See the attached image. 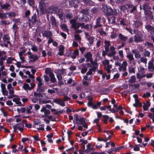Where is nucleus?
<instances>
[{
    "label": "nucleus",
    "mask_w": 154,
    "mask_h": 154,
    "mask_svg": "<svg viewBox=\"0 0 154 154\" xmlns=\"http://www.w3.org/2000/svg\"><path fill=\"white\" fill-rule=\"evenodd\" d=\"M144 13L146 15H147L150 18H153V16L152 15V12L148 10H145Z\"/></svg>",
    "instance_id": "nucleus-26"
},
{
    "label": "nucleus",
    "mask_w": 154,
    "mask_h": 154,
    "mask_svg": "<svg viewBox=\"0 0 154 154\" xmlns=\"http://www.w3.org/2000/svg\"><path fill=\"white\" fill-rule=\"evenodd\" d=\"M1 23L2 24L8 25L11 23V22L9 20H2L1 21Z\"/></svg>",
    "instance_id": "nucleus-49"
},
{
    "label": "nucleus",
    "mask_w": 154,
    "mask_h": 154,
    "mask_svg": "<svg viewBox=\"0 0 154 154\" xmlns=\"http://www.w3.org/2000/svg\"><path fill=\"white\" fill-rule=\"evenodd\" d=\"M3 41L4 42H6L11 45V43L10 41V38L8 35L5 34L3 37Z\"/></svg>",
    "instance_id": "nucleus-14"
},
{
    "label": "nucleus",
    "mask_w": 154,
    "mask_h": 154,
    "mask_svg": "<svg viewBox=\"0 0 154 154\" xmlns=\"http://www.w3.org/2000/svg\"><path fill=\"white\" fill-rule=\"evenodd\" d=\"M6 69H5V66L4 65V62H0V71H4Z\"/></svg>",
    "instance_id": "nucleus-37"
},
{
    "label": "nucleus",
    "mask_w": 154,
    "mask_h": 154,
    "mask_svg": "<svg viewBox=\"0 0 154 154\" xmlns=\"http://www.w3.org/2000/svg\"><path fill=\"white\" fill-rule=\"evenodd\" d=\"M85 57L86 58L87 60L91 61L92 60V54L90 52H87L85 55Z\"/></svg>",
    "instance_id": "nucleus-23"
},
{
    "label": "nucleus",
    "mask_w": 154,
    "mask_h": 154,
    "mask_svg": "<svg viewBox=\"0 0 154 154\" xmlns=\"http://www.w3.org/2000/svg\"><path fill=\"white\" fill-rule=\"evenodd\" d=\"M1 75L3 77H6L7 75V70H5L1 72Z\"/></svg>",
    "instance_id": "nucleus-43"
},
{
    "label": "nucleus",
    "mask_w": 154,
    "mask_h": 154,
    "mask_svg": "<svg viewBox=\"0 0 154 154\" xmlns=\"http://www.w3.org/2000/svg\"><path fill=\"white\" fill-rule=\"evenodd\" d=\"M45 72L46 74H49V75L53 73L52 69L50 68H46L45 69Z\"/></svg>",
    "instance_id": "nucleus-33"
},
{
    "label": "nucleus",
    "mask_w": 154,
    "mask_h": 154,
    "mask_svg": "<svg viewBox=\"0 0 154 154\" xmlns=\"http://www.w3.org/2000/svg\"><path fill=\"white\" fill-rule=\"evenodd\" d=\"M49 76L51 78V81L53 82H55L56 79L54 77V74L53 73L51 74Z\"/></svg>",
    "instance_id": "nucleus-46"
},
{
    "label": "nucleus",
    "mask_w": 154,
    "mask_h": 154,
    "mask_svg": "<svg viewBox=\"0 0 154 154\" xmlns=\"http://www.w3.org/2000/svg\"><path fill=\"white\" fill-rule=\"evenodd\" d=\"M111 12L110 15H116L117 14L118 12L117 10L114 9V10H112L111 8Z\"/></svg>",
    "instance_id": "nucleus-55"
},
{
    "label": "nucleus",
    "mask_w": 154,
    "mask_h": 154,
    "mask_svg": "<svg viewBox=\"0 0 154 154\" xmlns=\"http://www.w3.org/2000/svg\"><path fill=\"white\" fill-rule=\"evenodd\" d=\"M6 60V66H7V65L8 64L13 63L12 61H13L15 60L16 61L14 58L11 57H8Z\"/></svg>",
    "instance_id": "nucleus-22"
},
{
    "label": "nucleus",
    "mask_w": 154,
    "mask_h": 154,
    "mask_svg": "<svg viewBox=\"0 0 154 154\" xmlns=\"http://www.w3.org/2000/svg\"><path fill=\"white\" fill-rule=\"evenodd\" d=\"M50 18L52 26H56V22L55 18L52 16H51Z\"/></svg>",
    "instance_id": "nucleus-34"
},
{
    "label": "nucleus",
    "mask_w": 154,
    "mask_h": 154,
    "mask_svg": "<svg viewBox=\"0 0 154 154\" xmlns=\"http://www.w3.org/2000/svg\"><path fill=\"white\" fill-rule=\"evenodd\" d=\"M145 28L151 34L154 33V28L151 26L149 25H146Z\"/></svg>",
    "instance_id": "nucleus-21"
},
{
    "label": "nucleus",
    "mask_w": 154,
    "mask_h": 154,
    "mask_svg": "<svg viewBox=\"0 0 154 154\" xmlns=\"http://www.w3.org/2000/svg\"><path fill=\"white\" fill-rule=\"evenodd\" d=\"M81 12L82 13H83L82 17L81 19H80L79 20L84 21L88 20L91 18V16L88 14V11L82 10Z\"/></svg>",
    "instance_id": "nucleus-6"
},
{
    "label": "nucleus",
    "mask_w": 154,
    "mask_h": 154,
    "mask_svg": "<svg viewBox=\"0 0 154 154\" xmlns=\"http://www.w3.org/2000/svg\"><path fill=\"white\" fill-rule=\"evenodd\" d=\"M109 61L108 60H106L103 61V63L104 65V66L109 64Z\"/></svg>",
    "instance_id": "nucleus-63"
},
{
    "label": "nucleus",
    "mask_w": 154,
    "mask_h": 154,
    "mask_svg": "<svg viewBox=\"0 0 154 154\" xmlns=\"http://www.w3.org/2000/svg\"><path fill=\"white\" fill-rule=\"evenodd\" d=\"M153 64L151 62H150L148 63V69L149 70L152 71V69L153 67Z\"/></svg>",
    "instance_id": "nucleus-41"
},
{
    "label": "nucleus",
    "mask_w": 154,
    "mask_h": 154,
    "mask_svg": "<svg viewBox=\"0 0 154 154\" xmlns=\"http://www.w3.org/2000/svg\"><path fill=\"white\" fill-rule=\"evenodd\" d=\"M87 39L89 41L90 45L93 44V42L94 39V38L92 37H89L87 38Z\"/></svg>",
    "instance_id": "nucleus-45"
},
{
    "label": "nucleus",
    "mask_w": 154,
    "mask_h": 154,
    "mask_svg": "<svg viewBox=\"0 0 154 154\" xmlns=\"http://www.w3.org/2000/svg\"><path fill=\"white\" fill-rule=\"evenodd\" d=\"M29 58L31 61L33 62L37 60L39 57L36 55H31L29 56Z\"/></svg>",
    "instance_id": "nucleus-18"
},
{
    "label": "nucleus",
    "mask_w": 154,
    "mask_h": 154,
    "mask_svg": "<svg viewBox=\"0 0 154 154\" xmlns=\"http://www.w3.org/2000/svg\"><path fill=\"white\" fill-rule=\"evenodd\" d=\"M7 88L9 91V93L11 95H13L14 93V88L12 87L11 84H8L7 85Z\"/></svg>",
    "instance_id": "nucleus-19"
},
{
    "label": "nucleus",
    "mask_w": 154,
    "mask_h": 154,
    "mask_svg": "<svg viewBox=\"0 0 154 154\" xmlns=\"http://www.w3.org/2000/svg\"><path fill=\"white\" fill-rule=\"evenodd\" d=\"M12 101L15 102L17 106H22V105L20 101V99L18 97H15L13 99Z\"/></svg>",
    "instance_id": "nucleus-15"
},
{
    "label": "nucleus",
    "mask_w": 154,
    "mask_h": 154,
    "mask_svg": "<svg viewBox=\"0 0 154 154\" xmlns=\"http://www.w3.org/2000/svg\"><path fill=\"white\" fill-rule=\"evenodd\" d=\"M144 68L141 66H139V72L141 73H143L144 72Z\"/></svg>",
    "instance_id": "nucleus-56"
},
{
    "label": "nucleus",
    "mask_w": 154,
    "mask_h": 154,
    "mask_svg": "<svg viewBox=\"0 0 154 154\" xmlns=\"http://www.w3.org/2000/svg\"><path fill=\"white\" fill-rule=\"evenodd\" d=\"M128 70L130 73H135L134 69V68L132 67H130L128 68Z\"/></svg>",
    "instance_id": "nucleus-62"
},
{
    "label": "nucleus",
    "mask_w": 154,
    "mask_h": 154,
    "mask_svg": "<svg viewBox=\"0 0 154 154\" xmlns=\"http://www.w3.org/2000/svg\"><path fill=\"white\" fill-rule=\"evenodd\" d=\"M13 128L14 131L15 132L17 130H18L21 132L23 130L24 126L22 123H19L14 126Z\"/></svg>",
    "instance_id": "nucleus-9"
},
{
    "label": "nucleus",
    "mask_w": 154,
    "mask_h": 154,
    "mask_svg": "<svg viewBox=\"0 0 154 154\" xmlns=\"http://www.w3.org/2000/svg\"><path fill=\"white\" fill-rule=\"evenodd\" d=\"M102 10L107 15H109L111 12V8L107 5L103 4L102 5Z\"/></svg>",
    "instance_id": "nucleus-5"
},
{
    "label": "nucleus",
    "mask_w": 154,
    "mask_h": 154,
    "mask_svg": "<svg viewBox=\"0 0 154 154\" xmlns=\"http://www.w3.org/2000/svg\"><path fill=\"white\" fill-rule=\"evenodd\" d=\"M117 34L114 32H112L111 33V35H110V37L112 39H115L117 37Z\"/></svg>",
    "instance_id": "nucleus-52"
},
{
    "label": "nucleus",
    "mask_w": 154,
    "mask_h": 154,
    "mask_svg": "<svg viewBox=\"0 0 154 154\" xmlns=\"http://www.w3.org/2000/svg\"><path fill=\"white\" fill-rule=\"evenodd\" d=\"M80 67L81 69V72L83 74L85 73L87 70V66L86 64H82Z\"/></svg>",
    "instance_id": "nucleus-17"
},
{
    "label": "nucleus",
    "mask_w": 154,
    "mask_h": 154,
    "mask_svg": "<svg viewBox=\"0 0 154 154\" xmlns=\"http://www.w3.org/2000/svg\"><path fill=\"white\" fill-rule=\"evenodd\" d=\"M119 39L122 42H126L128 39L127 37L125 36L121 33H119Z\"/></svg>",
    "instance_id": "nucleus-24"
},
{
    "label": "nucleus",
    "mask_w": 154,
    "mask_h": 154,
    "mask_svg": "<svg viewBox=\"0 0 154 154\" xmlns=\"http://www.w3.org/2000/svg\"><path fill=\"white\" fill-rule=\"evenodd\" d=\"M143 54L144 56L149 57L150 54V53L147 51H145L143 52Z\"/></svg>",
    "instance_id": "nucleus-64"
},
{
    "label": "nucleus",
    "mask_w": 154,
    "mask_h": 154,
    "mask_svg": "<svg viewBox=\"0 0 154 154\" xmlns=\"http://www.w3.org/2000/svg\"><path fill=\"white\" fill-rule=\"evenodd\" d=\"M59 17L62 20H63V19H64L65 17V14L64 13H62L60 14H59L58 15Z\"/></svg>",
    "instance_id": "nucleus-44"
},
{
    "label": "nucleus",
    "mask_w": 154,
    "mask_h": 154,
    "mask_svg": "<svg viewBox=\"0 0 154 154\" xmlns=\"http://www.w3.org/2000/svg\"><path fill=\"white\" fill-rule=\"evenodd\" d=\"M115 48L113 46H112L110 48V50L111 51H112V53L111 54L110 56H112L115 55L116 54V52L114 51Z\"/></svg>",
    "instance_id": "nucleus-47"
},
{
    "label": "nucleus",
    "mask_w": 154,
    "mask_h": 154,
    "mask_svg": "<svg viewBox=\"0 0 154 154\" xmlns=\"http://www.w3.org/2000/svg\"><path fill=\"white\" fill-rule=\"evenodd\" d=\"M147 59L144 57H140L139 60L138 61V63L140 64V63L143 62L145 64L147 63Z\"/></svg>",
    "instance_id": "nucleus-28"
},
{
    "label": "nucleus",
    "mask_w": 154,
    "mask_h": 154,
    "mask_svg": "<svg viewBox=\"0 0 154 154\" xmlns=\"http://www.w3.org/2000/svg\"><path fill=\"white\" fill-rule=\"evenodd\" d=\"M7 17H14L16 14V13L14 12H10L7 13Z\"/></svg>",
    "instance_id": "nucleus-36"
},
{
    "label": "nucleus",
    "mask_w": 154,
    "mask_h": 154,
    "mask_svg": "<svg viewBox=\"0 0 154 154\" xmlns=\"http://www.w3.org/2000/svg\"><path fill=\"white\" fill-rule=\"evenodd\" d=\"M84 79L85 80H90L92 79V77L91 75H86L84 76Z\"/></svg>",
    "instance_id": "nucleus-39"
},
{
    "label": "nucleus",
    "mask_w": 154,
    "mask_h": 154,
    "mask_svg": "<svg viewBox=\"0 0 154 154\" xmlns=\"http://www.w3.org/2000/svg\"><path fill=\"white\" fill-rule=\"evenodd\" d=\"M39 99L37 97H34L31 99V101L33 103H37L38 102Z\"/></svg>",
    "instance_id": "nucleus-58"
},
{
    "label": "nucleus",
    "mask_w": 154,
    "mask_h": 154,
    "mask_svg": "<svg viewBox=\"0 0 154 154\" xmlns=\"http://www.w3.org/2000/svg\"><path fill=\"white\" fill-rule=\"evenodd\" d=\"M76 20L75 19L71 20H70V23L72 24V27L75 29H77L80 27L81 28H91V26L90 25H86L85 26L83 23H78L75 22Z\"/></svg>",
    "instance_id": "nucleus-2"
},
{
    "label": "nucleus",
    "mask_w": 154,
    "mask_h": 154,
    "mask_svg": "<svg viewBox=\"0 0 154 154\" xmlns=\"http://www.w3.org/2000/svg\"><path fill=\"white\" fill-rule=\"evenodd\" d=\"M132 23L133 26L135 27H139L142 24L140 20L138 19H134Z\"/></svg>",
    "instance_id": "nucleus-13"
},
{
    "label": "nucleus",
    "mask_w": 154,
    "mask_h": 154,
    "mask_svg": "<svg viewBox=\"0 0 154 154\" xmlns=\"http://www.w3.org/2000/svg\"><path fill=\"white\" fill-rule=\"evenodd\" d=\"M136 78L134 76H132L130 79L128 80V82L130 83H133L135 82Z\"/></svg>",
    "instance_id": "nucleus-40"
},
{
    "label": "nucleus",
    "mask_w": 154,
    "mask_h": 154,
    "mask_svg": "<svg viewBox=\"0 0 154 154\" xmlns=\"http://www.w3.org/2000/svg\"><path fill=\"white\" fill-rule=\"evenodd\" d=\"M42 35L44 36L49 37L51 36L52 33L51 31L49 30H46L42 32Z\"/></svg>",
    "instance_id": "nucleus-20"
},
{
    "label": "nucleus",
    "mask_w": 154,
    "mask_h": 154,
    "mask_svg": "<svg viewBox=\"0 0 154 154\" xmlns=\"http://www.w3.org/2000/svg\"><path fill=\"white\" fill-rule=\"evenodd\" d=\"M129 8L130 9H131L130 10V11L131 13H133L136 9V7L132 5L130 6H129Z\"/></svg>",
    "instance_id": "nucleus-50"
},
{
    "label": "nucleus",
    "mask_w": 154,
    "mask_h": 154,
    "mask_svg": "<svg viewBox=\"0 0 154 154\" xmlns=\"http://www.w3.org/2000/svg\"><path fill=\"white\" fill-rule=\"evenodd\" d=\"M30 86L29 84H24L23 86V88L26 90H30L32 89L35 86V85L33 83H30Z\"/></svg>",
    "instance_id": "nucleus-11"
},
{
    "label": "nucleus",
    "mask_w": 154,
    "mask_h": 154,
    "mask_svg": "<svg viewBox=\"0 0 154 154\" xmlns=\"http://www.w3.org/2000/svg\"><path fill=\"white\" fill-rule=\"evenodd\" d=\"M112 67V65L109 64L104 66V69L107 72V73H109L111 72V69Z\"/></svg>",
    "instance_id": "nucleus-30"
},
{
    "label": "nucleus",
    "mask_w": 154,
    "mask_h": 154,
    "mask_svg": "<svg viewBox=\"0 0 154 154\" xmlns=\"http://www.w3.org/2000/svg\"><path fill=\"white\" fill-rule=\"evenodd\" d=\"M129 60L130 63H132L133 64L135 65L136 63V61L133 57V55L131 53H128L126 56Z\"/></svg>",
    "instance_id": "nucleus-10"
},
{
    "label": "nucleus",
    "mask_w": 154,
    "mask_h": 154,
    "mask_svg": "<svg viewBox=\"0 0 154 154\" xmlns=\"http://www.w3.org/2000/svg\"><path fill=\"white\" fill-rule=\"evenodd\" d=\"M129 6L128 5H126L122 6L120 8V9L121 10L123 11H125L128 8H129Z\"/></svg>",
    "instance_id": "nucleus-48"
},
{
    "label": "nucleus",
    "mask_w": 154,
    "mask_h": 154,
    "mask_svg": "<svg viewBox=\"0 0 154 154\" xmlns=\"http://www.w3.org/2000/svg\"><path fill=\"white\" fill-rule=\"evenodd\" d=\"M60 27L62 29H64L65 31H67L68 29L67 26L65 24H62L60 26Z\"/></svg>",
    "instance_id": "nucleus-54"
},
{
    "label": "nucleus",
    "mask_w": 154,
    "mask_h": 154,
    "mask_svg": "<svg viewBox=\"0 0 154 154\" xmlns=\"http://www.w3.org/2000/svg\"><path fill=\"white\" fill-rule=\"evenodd\" d=\"M36 21V16L34 14L32 17V18L29 21L32 22L33 23H35Z\"/></svg>",
    "instance_id": "nucleus-35"
},
{
    "label": "nucleus",
    "mask_w": 154,
    "mask_h": 154,
    "mask_svg": "<svg viewBox=\"0 0 154 154\" xmlns=\"http://www.w3.org/2000/svg\"><path fill=\"white\" fill-rule=\"evenodd\" d=\"M105 48L108 49L109 46L110 45V42L109 41H105Z\"/></svg>",
    "instance_id": "nucleus-53"
},
{
    "label": "nucleus",
    "mask_w": 154,
    "mask_h": 154,
    "mask_svg": "<svg viewBox=\"0 0 154 154\" xmlns=\"http://www.w3.org/2000/svg\"><path fill=\"white\" fill-rule=\"evenodd\" d=\"M145 46H146L147 47L149 48H153V44L152 43H150L149 42H146L145 43Z\"/></svg>",
    "instance_id": "nucleus-38"
},
{
    "label": "nucleus",
    "mask_w": 154,
    "mask_h": 154,
    "mask_svg": "<svg viewBox=\"0 0 154 154\" xmlns=\"http://www.w3.org/2000/svg\"><path fill=\"white\" fill-rule=\"evenodd\" d=\"M39 8L42 14H44L46 12L49 14H56L61 11V9L59 10L57 8H49L46 11L45 5L42 0L39 2Z\"/></svg>",
    "instance_id": "nucleus-1"
},
{
    "label": "nucleus",
    "mask_w": 154,
    "mask_h": 154,
    "mask_svg": "<svg viewBox=\"0 0 154 154\" xmlns=\"http://www.w3.org/2000/svg\"><path fill=\"white\" fill-rule=\"evenodd\" d=\"M48 97L45 94H42L39 96V103L40 104L49 103L50 101L48 100Z\"/></svg>",
    "instance_id": "nucleus-3"
},
{
    "label": "nucleus",
    "mask_w": 154,
    "mask_h": 154,
    "mask_svg": "<svg viewBox=\"0 0 154 154\" xmlns=\"http://www.w3.org/2000/svg\"><path fill=\"white\" fill-rule=\"evenodd\" d=\"M78 121L80 122V124H83L85 122L84 119L82 117H80Z\"/></svg>",
    "instance_id": "nucleus-60"
},
{
    "label": "nucleus",
    "mask_w": 154,
    "mask_h": 154,
    "mask_svg": "<svg viewBox=\"0 0 154 154\" xmlns=\"http://www.w3.org/2000/svg\"><path fill=\"white\" fill-rule=\"evenodd\" d=\"M132 52L134 54V57L136 59L139 58L141 57V55L140 54L139 52L135 51V50H132Z\"/></svg>",
    "instance_id": "nucleus-31"
},
{
    "label": "nucleus",
    "mask_w": 154,
    "mask_h": 154,
    "mask_svg": "<svg viewBox=\"0 0 154 154\" xmlns=\"http://www.w3.org/2000/svg\"><path fill=\"white\" fill-rule=\"evenodd\" d=\"M28 3L30 6H33L34 5V2L33 0H28Z\"/></svg>",
    "instance_id": "nucleus-59"
},
{
    "label": "nucleus",
    "mask_w": 154,
    "mask_h": 154,
    "mask_svg": "<svg viewBox=\"0 0 154 154\" xmlns=\"http://www.w3.org/2000/svg\"><path fill=\"white\" fill-rule=\"evenodd\" d=\"M66 3L67 4L69 3V5H67V7L70 8L73 6L75 8H77L80 3L77 0H75L71 1H67L66 2Z\"/></svg>",
    "instance_id": "nucleus-7"
},
{
    "label": "nucleus",
    "mask_w": 154,
    "mask_h": 154,
    "mask_svg": "<svg viewBox=\"0 0 154 154\" xmlns=\"http://www.w3.org/2000/svg\"><path fill=\"white\" fill-rule=\"evenodd\" d=\"M54 102L62 106H64L65 104L63 100L56 98L54 99Z\"/></svg>",
    "instance_id": "nucleus-16"
},
{
    "label": "nucleus",
    "mask_w": 154,
    "mask_h": 154,
    "mask_svg": "<svg viewBox=\"0 0 154 154\" xmlns=\"http://www.w3.org/2000/svg\"><path fill=\"white\" fill-rule=\"evenodd\" d=\"M17 110L19 112L23 113L25 111L26 109L24 108H17Z\"/></svg>",
    "instance_id": "nucleus-57"
},
{
    "label": "nucleus",
    "mask_w": 154,
    "mask_h": 154,
    "mask_svg": "<svg viewBox=\"0 0 154 154\" xmlns=\"http://www.w3.org/2000/svg\"><path fill=\"white\" fill-rule=\"evenodd\" d=\"M101 17H99L96 19V25L94 26V28H96L98 27H100L101 25L100 24L101 21Z\"/></svg>",
    "instance_id": "nucleus-27"
},
{
    "label": "nucleus",
    "mask_w": 154,
    "mask_h": 154,
    "mask_svg": "<svg viewBox=\"0 0 154 154\" xmlns=\"http://www.w3.org/2000/svg\"><path fill=\"white\" fill-rule=\"evenodd\" d=\"M101 103L100 102H97L96 104H93L92 108L94 109H96L100 106Z\"/></svg>",
    "instance_id": "nucleus-42"
},
{
    "label": "nucleus",
    "mask_w": 154,
    "mask_h": 154,
    "mask_svg": "<svg viewBox=\"0 0 154 154\" xmlns=\"http://www.w3.org/2000/svg\"><path fill=\"white\" fill-rule=\"evenodd\" d=\"M150 106V104L149 102L147 101L146 103H144L143 105V106L144 110H147Z\"/></svg>",
    "instance_id": "nucleus-25"
},
{
    "label": "nucleus",
    "mask_w": 154,
    "mask_h": 154,
    "mask_svg": "<svg viewBox=\"0 0 154 154\" xmlns=\"http://www.w3.org/2000/svg\"><path fill=\"white\" fill-rule=\"evenodd\" d=\"M24 71V72L27 75L29 76V77L30 79H28L26 80V81L27 83H33L35 79L33 75L31 74L30 73L29 71H26L25 70L23 71V72Z\"/></svg>",
    "instance_id": "nucleus-8"
},
{
    "label": "nucleus",
    "mask_w": 154,
    "mask_h": 154,
    "mask_svg": "<svg viewBox=\"0 0 154 154\" xmlns=\"http://www.w3.org/2000/svg\"><path fill=\"white\" fill-rule=\"evenodd\" d=\"M7 17L6 13H1L0 12V18L1 19H5V18Z\"/></svg>",
    "instance_id": "nucleus-51"
},
{
    "label": "nucleus",
    "mask_w": 154,
    "mask_h": 154,
    "mask_svg": "<svg viewBox=\"0 0 154 154\" xmlns=\"http://www.w3.org/2000/svg\"><path fill=\"white\" fill-rule=\"evenodd\" d=\"M134 33L136 34L134 37V41L135 42H138L142 41L143 40V35L140 31L137 30H134Z\"/></svg>",
    "instance_id": "nucleus-4"
},
{
    "label": "nucleus",
    "mask_w": 154,
    "mask_h": 154,
    "mask_svg": "<svg viewBox=\"0 0 154 154\" xmlns=\"http://www.w3.org/2000/svg\"><path fill=\"white\" fill-rule=\"evenodd\" d=\"M1 7L2 9L5 10H9L10 9V5L8 4H5L4 5H1Z\"/></svg>",
    "instance_id": "nucleus-29"
},
{
    "label": "nucleus",
    "mask_w": 154,
    "mask_h": 154,
    "mask_svg": "<svg viewBox=\"0 0 154 154\" xmlns=\"http://www.w3.org/2000/svg\"><path fill=\"white\" fill-rule=\"evenodd\" d=\"M128 65L127 62L126 61H124L123 62L122 64H121V66L119 67L118 69L120 72L122 71L125 72L126 70V67Z\"/></svg>",
    "instance_id": "nucleus-12"
},
{
    "label": "nucleus",
    "mask_w": 154,
    "mask_h": 154,
    "mask_svg": "<svg viewBox=\"0 0 154 154\" xmlns=\"http://www.w3.org/2000/svg\"><path fill=\"white\" fill-rule=\"evenodd\" d=\"M103 117L104 118V122L105 124H106L108 120V119L109 117V116L107 115H104L103 116Z\"/></svg>",
    "instance_id": "nucleus-61"
},
{
    "label": "nucleus",
    "mask_w": 154,
    "mask_h": 154,
    "mask_svg": "<svg viewBox=\"0 0 154 154\" xmlns=\"http://www.w3.org/2000/svg\"><path fill=\"white\" fill-rule=\"evenodd\" d=\"M12 28L13 32L15 34H16L17 32V30L18 28V27L17 23H15L13 25Z\"/></svg>",
    "instance_id": "nucleus-32"
}]
</instances>
